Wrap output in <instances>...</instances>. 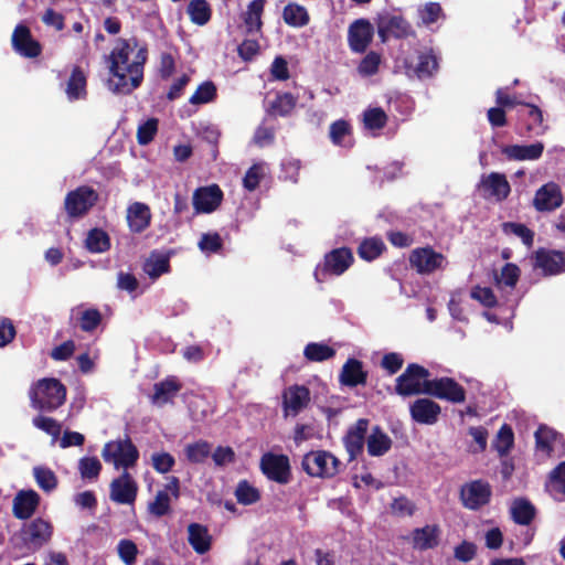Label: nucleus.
<instances>
[{"instance_id": "f257e3e1", "label": "nucleus", "mask_w": 565, "mask_h": 565, "mask_svg": "<svg viewBox=\"0 0 565 565\" xmlns=\"http://www.w3.org/2000/svg\"><path fill=\"white\" fill-rule=\"evenodd\" d=\"M138 45V40L118 38L116 45L107 56L109 73L113 76L109 88L116 94L129 95L138 88L143 81V67L148 60L146 46L139 47L132 61L130 54Z\"/></svg>"}, {"instance_id": "f03ea898", "label": "nucleus", "mask_w": 565, "mask_h": 565, "mask_svg": "<svg viewBox=\"0 0 565 565\" xmlns=\"http://www.w3.org/2000/svg\"><path fill=\"white\" fill-rule=\"evenodd\" d=\"M29 397L34 409L50 413L65 403L66 387L57 379L44 377L31 386Z\"/></svg>"}, {"instance_id": "7ed1b4c3", "label": "nucleus", "mask_w": 565, "mask_h": 565, "mask_svg": "<svg viewBox=\"0 0 565 565\" xmlns=\"http://www.w3.org/2000/svg\"><path fill=\"white\" fill-rule=\"evenodd\" d=\"M428 369L417 363H409L404 372L395 380V393L399 396L427 395V384L430 383Z\"/></svg>"}, {"instance_id": "20e7f679", "label": "nucleus", "mask_w": 565, "mask_h": 565, "mask_svg": "<svg viewBox=\"0 0 565 565\" xmlns=\"http://www.w3.org/2000/svg\"><path fill=\"white\" fill-rule=\"evenodd\" d=\"M99 194L90 185H79L66 193L63 207L70 220L85 217L98 203Z\"/></svg>"}, {"instance_id": "39448f33", "label": "nucleus", "mask_w": 565, "mask_h": 565, "mask_svg": "<svg viewBox=\"0 0 565 565\" xmlns=\"http://www.w3.org/2000/svg\"><path fill=\"white\" fill-rule=\"evenodd\" d=\"M354 257L349 247H339L330 250L323 257V263L318 264L313 276L318 282H323L329 276H341L353 264Z\"/></svg>"}, {"instance_id": "423d86ee", "label": "nucleus", "mask_w": 565, "mask_h": 565, "mask_svg": "<svg viewBox=\"0 0 565 565\" xmlns=\"http://www.w3.org/2000/svg\"><path fill=\"white\" fill-rule=\"evenodd\" d=\"M102 457L106 462L114 463L115 468L127 470L136 466L139 459V451L131 439L127 436L124 440L108 441L102 450Z\"/></svg>"}, {"instance_id": "0eeeda50", "label": "nucleus", "mask_w": 565, "mask_h": 565, "mask_svg": "<svg viewBox=\"0 0 565 565\" xmlns=\"http://www.w3.org/2000/svg\"><path fill=\"white\" fill-rule=\"evenodd\" d=\"M301 466L311 477L332 478L339 472L340 461L329 451L317 450L306 454Z\"/></svg>"}, {"instance_id": "6e6552de", "label": "nucleus", "mask_w": 565, "mask_h": 565, "mask_svg": "<svg viewBox=\"0 0 565 565\" xmlns=\"http://www.w3.org/2000/svg\"><path fill=\"white\" fill-rule=\"evenodd\" d=\"M409 265L419 275H429L443 269L447 264L444 254L436 252L431 246L417 247L408 257Z\"/></svg>"}, {"instance_id": "1a4fd4ad", "label": "nucleus", "mask_w": 565, "mask_h": 565, "mask_svg": "<svg viewBox=\"0 0 565 565\" xmlns=\"http://www.w3.org/2000/svg\"><path fill=\"white\" fill-rule=\"evenodd\" d=\"M459 497L466 509L477 511L490 502L492 488L486 480H472L461 486Z\"/></svg>"}, {"instance_id": "9d476101", "label": "nucleus", "mask_w": 565, "mask_h": 565, "mask_svg": "<svg viewBox=\"0 0 565 565\" xmlns=\"http://www.w3.org/2000/svg\"><path fill=\"white\" fill-rule=\"evenodd\" d=\"M427 395L452 404L466 401V390L455 379L443 376L430 380L427 384Z\"/></svg>"}, {"instance_id": "9b49d317", "label": "nucleus", "mask_w": 565, "mask_h": 565, "mask_svg": "<svg viewBox=\"0 0 565 565\" xmlns=\"http://www.w3.org/2000/svg\"><path fill=\"white\" fill-rule=\"evenodd\" d=\"M260 470L267 479L279 484H287L291 479L289 458L282 454H264L260 458Z\"/></svg>"}, {"instance_id": "f8f14e48", "label": "nucleus", "mask_w": 565, "mask_h": 565, "mask_svg": "<svg viewBox=\"0 0 565 565\" xmlns=\"http://www.w3.org/2000/svg\"><path fill=\"white\" fill-rule=\"evenodd\" d=\"M52 533V524L38 518L22 527L20 536L24 547L29 551H38L51 540Z\"/></svg>"}, {"instance_id": "ddd939ff", "label": "nucleus", "mask_w": 565, "mask_h": 565, "mask_svg": "<svg viewBox=\"0 0 565 565\" xmlns=\"http://www.w3.org/2000/svg\"><path fill=\"white\" fill-rule=\"evenodd\" d=\"M534 268L544 276H557L565 273V250L540 247L533 255Z\"/></svg>"}, {"instance_id": "4468645a", "label": "nucleus", "mask_w": 565, "mask_h": 565, "mask_svg": "<svg viewBox=\"0 0 565 565\" xmlns=\"http://www.w3.org/2000/svg\"><path fill=\"white\" fill-rule=\"evenodd\" d=\"M138 494V484L132 476L124 470L122 473L113 479L109 486V498L118 504L135 503Z\"/></svg>"}, {"instance_id": "2eb2a0df", "label": "nucleus", "mask_w": 565, "mask_h": 565, "mask_svg": "<svg viewBox=\"0 0 565 565\" xmlns=\"http://www.w3.org/2000/svg\"><path fill=\"white\" fill-rule=\"evenodd\" d=\"M13 50L23 57L35 58L42 53L41 43L32 36L28 25L19 23L11 36Z\"/></svg>"}, {"instance_id": "dca6fc26", "label": "nucleus", "mask_w": 565, "mask_h": 565, "mask_svg": "<svg viewBox=\"0 0 565 565\" xmlns=\"http://www.w3.org/2000/svg\"><path fill=\"white\" fill-rule=\"evenodd\" d=\"M405 74L408 77H416L418 79H426L433 77L438 68L439 63L437 56L431 50L419 52L417 54V61L413 62L405 60L404 62Z\"/></svg>"}, {"instance_id": "f3484780", "label": "nucleus", "mask_w": 565, "mask_h": 565, "mask_svg": "<svg viewBox=\"0 0 565 565\" xmlns=\"http://www.w3.org/2000/svg\"><path fill=\"white\" fill-rule=\"evenodd\" d=\"M223 196V191L217 184L200 186L193 193V207L196 213H212L221 205Z\"/></svg>"}, {"instance_id": "a211bd4d", "label": "nucleus", "mask_w": 565, "mask_h": 565, "mask_svg": "<svg viewBox=\"0 0 565 565\" xmlns=\"http://www.w3.org/2000/svg\"><path fill=\"white\" fill-rule=\"evenodd\" d=\"M374 29L365 19L355 20L348 30V42L352 52L364 53L373 40Z\"/></svg>"}, {"instance_id": "6ab92c4d", "label": "nucleus", "mask_w": 565, "mask_h": 565, "mask_svg": "<svg viewBox=\"0 0 565 565\" xmlns=\"http://www.w3.org/2000/svg\"><path fill=\"white\" fill-rule=\"evenodd\" d=\"M170 494L174 499L180 497V480L178 477H170L163 490H159L154 500L149 503L148 510L156 518H161L170 513Z\"/></svg>"}, {"instance_id": "aec40b11", "label": "nucleus", "mask_w": 565, "mask_h": 565, "mask_svg": "<svg viewBox=\"0 0 565 565\" xmlns=\"http://www.w3.org/2000/svg\"><path fill=\"white\" fill-rule=\"evenodd\" d=\"M310 391L305 385H291L282 394V408L285 417L297 416L310 403Z\"/></svg>"}, {"instance_id": "412c9836", "label": "nucleus", "mask_w": 565, "mask_h": 565, "mask_svg": "<svg viewBox=\"0 0 565 565\" xmlns=\"http://www.w3.org/2000/svg\"><path fill=\"white\" fill-rule=\"evenodd\" d=\"M377 32L382 42H385L388 36L405 39L413 33V30L403 17L384 14L377 20Z\"/></svg>"}, {"instance_id": "4be33fe9", "label": "nucleus", "mask_w": 565, "mask_h": 565, "mask_svg": "<svg viewBox=\"0 0 565 565\" xmlns=\"http://www.w3.org/2000/svg\"><path fill=\"white\" fill-rule=\"evenodd\" d=\"M479 190L482 192L483 198H493L498 202H501L509 196L511 186L505 174L491 172L481 178Z\"/></svg>"}, {"instance_id": "5701e85b", "label": "nucleus", "mask_w": 565, "mask_h": 565, "mask_svg": "<svg viewBox=\"0 0 565 565\" xmlns=\"http://www.w3.org/2000/svg\"><path fill=\"white\" fill-rule=\"evenodd\" d=\"M563 203L561 188L555 182H547L536 190L533 206L539 212H552Z\"/></svg>"}, {"instance_id": "b1692460", "label": "nucleus", "mask_w": 565, "mask_h": 565, "mask_svg": "<svg viewBox=\"0 0 565 565\" xmlns=\"http://www.w3.org/2000/svg\"><path fill=\"white\" fill-rule=\"evenodd\" d=\"M409 414L415 423L422 425H434L438 422L441 407L433 399L417 398L409 405Z\"/></svg>"}, {"instance_id": "393cba45", "label": "nucleus", "mask_w": 565, "mask_h": 565, "mask_svg": "<svg viewBox=\"0 0 565 565\" xmlns=\"http://www.w3.org/2000/svg\"><path fill=\"white\" fill-rule=\"evenodd\" d=\"M369 424L370 422L366 418L358 419L343 437V443L349 454V460H354L362 454Z\"/></svg>"}, {"instance_id": "a878e982", "label": "nucleus", "mask_w": 565, "mask_h": 565, "mask_svg": "<svg viewBox=\"0 0 565 565\" xmlns=\"http://www.w3.org/2000/svg\"><path fill=\"white\" fill-rule=\"evenodd\" d=\"M126 220L132 234H141L150 226L152 213L146 203L134 202L127 207Z\"/></svg>"}, {"instance_id": "bb28decb", "label": "nucleus", "mask_w": 565, "mask_h": 565, "mask_svg": "<svg viewBox=\"0 0 565 565\" xmlns=\"http://www.w3.org/2000/svg\"><path fill=\"white\" fill-rule=\"evenodd\" d=\"M182 390V383L174 375H169L164 380L154 383L151 403L158 406L172 403L173 398Z\"/></svg>"}, {"instance_id": "cd10ccee", "label": "nucleus", "mask_w": 565, "mask_h": 565, "mask_svg": "<svg viewBox=\"0 0 565 565\" xmlns=\"http://www.w3.org/2000/svg\"><path fill=\"white\" fill-rule=\"evenodd\" d=\"M39 504L40 495L36 491L21 490L13 499V515L19 520H26L33 515Z\"/></svg>"}, {"instance_id": "c85d7f7f", "label": "nucleus", "mask_w": 565, "mask_h": 565, "mask_svg": "<svg viewBox=\"0 0 565 565\" xmlns=\"http://www.w3.org/2000/svg\"><path fill=\"white\" fill-rule=\"evenodd\" d=\"M366 381L367 372L363 369V362L355 358H349L341 369L339 382L344 386L355 387L365 385Z\"/></svg>"}, {"instance_id": "c756f323", "label": "nucleus", "mask_w": 565, "mask_h": 565, "mask_svg": "<svg viewBox=\"0 0 565 565\" xmlns=\"http://www.w3.org/2000/svg\"><path fill=\"white\" fill-rule=\"evenodd\" d=\"M544 143L536 141L531 145H509L504 146L501 152L509 159L515 161H533L542 157Z\"/></svg>"}, {"instance_id": "7c9ffc66", "label": "nucleus", "mask_w": 565, "mask_h": 565, "mask_svg": "<svg viewBox=\"0 0 565 565\" xmlns=\"http://www.w3.org/2000/svg\"><path fill=\"white\" fill-rule=\"evenodd\" d=\"M212 535L209 529L200 523H190L188 525V542L195 553L203 555L212 547Z\"/></svg>"}, {"instance_id": "2f4dec72", "label": "nucleus", "mask_w": 565, "mask_h": 565, "mask_svg": "<svg viewBox=\"0 0 565 565\" xmlns=\"http://www.w3.org/2000/svg\"><path fill=\"white\" fill-rule=\"evenodd\" d=\"M440 529L437 524L417 527L412 532L413 546L419 551L436 547L439 544Z\"/></svg>"}, {"instance_id": "473e14b6", "label": "nucleus", "mask_w": 565, "mask_h": 565, "mask_svg": "<svg viewBox=\"0 0 565 565\" xmlns=\"http://www.w3.org/2000/svg\"><path fill=\"white\" fill-rule=\"evenodd\" d=\"M545 489L556 501H565V461L559 462L547 476Z\"/></svg>"}, {"instance_id": "72a5a7b5", "label": "nucleus", "mask_w": 565, "mask_h": 565, "mask_svg": "<svg viewBox=\"0 0 565 565\" xmlns=\"http://www.w3.org/2000/svg\"><path fill=\"white\" fill-rule=\"evenodd\" d=\"M367 452L372 457L385 455L392 447V439L380 426H375L366 439Z\"/></svg>"}, {"instance_id": "f704fd0d", "label": "nucleus", "mask_w": 565, "mask_h": 565, "mask_svg": "<svg viewBox=\"0 0 565 565\" xmlns=\"http://www.w3.org/2000/svg\"><path fill=\"white\" fill-rule=\"evenodd\" d=\"M170 268V255L157 250L151 252L143 264V270L151 279H157L169 273Z\"/></svg>"}, {"instance_id": "c9c22d12", "label": "nucleus", "mask_w": 565, "mask_h": 565, "mask_svg": "<svg viewBox=\"0 0 565 565\" xmlns=\"http://www.w3.org/2000/svg\"><path fill=\"white\" fill-rule=\"evenodd\" d=\"M329 136L333 145L351 148L353 146L352 126L344 119H339L330 125Z\"/></svg>"}, {"instance_id": "e433bc0d", "label": "nucleus", "mask_w": 565, "mask_h": 565, "mask_svg": "<svg viewBox=\"0 0 565 565\" xmlns=\"http://www.w3.org/2000/svg\"><path fill=\"white\" fill-rule=\"evenodd\" d=\"M86 94V76L79 66H75L67 81L66 95L70 100H77L85 98Z\"/></svg>"}, {"instance_id": "4c0bfd02", "label": "nucleus", "mask_w": 565, "mask_h": 565, "mask_svg": "<svg viewBox=\"0 0 565 565\" xmlns=\"http://www.w3.org/2000/svg\"><path fill=\"white\" fill-rule=\"evenodd\" d=\"M110 237L106 231L99 227H94L88 231L85 247L88 252L98 254L105 253L110 249Z\"/></svg>"}, {"instance_id": "58836bf2", "label": "nucleus", "mask_w": 565, "mask_h": 565, "mask_svg": "<svg viewBox=\"0 0 565 565\" xmlns=\"http://www.w3.org/2000/svg\"><path fill=\"white\" fill-rule=\"evenodd\" d=\"M266 0H253L248 7L247 11L243 15L244 24L248 33L259 32L263 22L262 14L264 12Z\"/></svg>"}, {"instance_id": "ea45409f", "label": "nucleus", "mask_w": 565, "mask_h": 565, "mask_svg": "<svg viewBox=\"0 0 565 565\" xmlns=\"http://www.w3.org/2000/svg\"><path fill=\"white\" fill-rule=\"evenodd\" d=\"M297 105V97L291 93H278L274 100L270 102L268 111L270 115L287 117Z\"/></svg>"}, {"instance_id": "a19ab883", "label": "nucleus", "mask_w": 565, "mask_h": 565, "mask_svg": "<svg viewBox=\"0 0 565 565\" xmlns=\"http://www.w3.org/2000/svg\"><path fill=\"white\" fill-rule=\"evenodd\" d=\"M284 22L294 28H302L309 23L307 9L298 3H288L282 11Z\"/></svg>"}, {"instance_id": "79ce46f5", "label": "nucleus", "mask_w": 565, "mask_h": 565, "mask_svg": "<svg viewBox=\"0 0 565 565\" xmlns=\"http://www.w3.org/2000/svg\"><path fill=\"white\" fill-rule=\"evenodd\" d=\"M511 514L516 524L529 525L535 516V508L526 499H516L512 504Z\"/></svg>"}, {"instance_id": "37998d69", "label": "nucleus", "mask_w": 565, "mask_h": 565, "mask_svg": "<svg viewBox=\"0 0 565 565\" xmlns=\"http://www.w3.org/2000/svg\"><path fill=\"white\" fill-rule=\"evenodd\" d=\"M386 249V246L382 238L380 237H370L363 239L358 247V255L360 258L372 262L379 258L383 252Z\"/></svg>"}, {"instance_id": "c03bdc74", "label": "nucleus", "mask_w": 565, "mask_h": 565, "mask_svg": "<svg viewBox=\"0 0 565 565\" xmlns=\"http://www.w3.org/2000/svg\"><path fill=\"white\" fill-rule=\"evenodd\" d=\"M527 108L525 114L520 113V116L526 118L525 131L527 134L540 135L544 131L543 128V111L536 105L525 103L522 105Z\"/></svg>"}, {"instance_id": "a18cd8bd", "label": "nucleus", "mask_w": 565, "mask_h": 565, "mask_svg": "<svg viewBox=\"0 0 565 565\" xmlns=\"http://www.w3.org/2000/svg\"><path fill=\"white\" fill-rule=\"evenodd\" d=\"M190 20L198 25H204L211 20L212 10L206 0H191L186 9Z\"/></svg>"}, {"instance_id": "49530a36", "label": "nucleus", "mask_w": 565, "mask_h": 565, "mask_svg": "<svg viewBox=\"0 0 565 565\" xmlns=\"http://www.w3.org/2000/svg\"><path fill=\"white\" fill-rule=\"evenodd\" d=\"M335 350L321 342H310L305 347L303 355L310 362H323L335 355Z\"/></svg>"}, {"instance_id": "de8ad7c7", "label": "nucleus", "mask_w": 565, "mask_h": 565, "mask_svg": "<svg viewBox=\"0 0 565 565\" xmlns=\"http://www.w3.org/2000/svg\"><path fill=\"white\" fill-rule=\"evenodd\" d=\"M514 445V434L510 425L503 424L493 441V448L501 457L507 456Z\"/></svg>"}, {"instance_id": "09e8293b", "label": "nucleus", "mask_w": 565, "mask_h": 565, "mask_svg": "<svg viewBox=\"0 0 565 565\" xmlns=\"http://www.w3.org/2000/svg\"><path fill=\"white\" fill-rule=\"evenodd\" d=\"M33 477L39 488L45 492L55 490L58 484L57 477L54 471L44 466L34 467Z\"/></svg>"}, {"instance_id": "8fccbe9b", "label": "nucleus", "mask_w": 565, "mask_h": 565, "mask_svg": "<svg viewBox=\"0 0 565 565\" xmlns=\"http://www.w3.org/2000/svg\"><path fill=\"white\" fill-rule=\"evenodd\" d=\"M235 497L238 503L250 505L260 500V492L257 488L249 484L247 480H242L236 487Z\"/></svg>"}, {"instance_id": "3c124183", "label": "nucleus", "mask_w": 565, "mask_h": 565, "mask_svg": "<svg viewBox=\"0 0 565 565\" xmlns=\"http://www.w3.org/2000/svg\"><path fill=\"white\" fill-rule=\"evenodd\" d=\"M217 96V89L212 81H205L199 85L189 102L192 105H202L213 102Z\"/></svg>"}, {"instance_id": "603ef678", "label": "nucleus", "mask_w": 565, "mask_h": 565, "mask_svg": "<svg viewBox=\"0 0 565 565\" xmlns=\"http://www.w3.org/2000/svg\"><path fill=\"white\" fill-rule=\"evenodd\" d=\"M186 459L192 463H201L211 455V445L206 440L189 444L184 449Z\"/></svg>"}, {"instance_id": "864d4df0", "label": "nucleus", "mask_w": 565, "mask_h": 565, "mask_svg": "<svg viewBox=\"0 0 565 565\" xmlns=\"http://www.w3.org/2000/svg\"><path fill=\"white\" fill-rule=\"evenodd\" d=\"M502 231L505 234H513L521 238L522 243L531 247L534 243V232L522 223L504 222Z\"/></svg>"}, {"instance_id": "5fc2aeb1", "label": "nucleus", "mask_w": 565, "mask_h": 565, "mask_svg": "<svg viewBox=\"0 0 565 565\" xmlns=\"http://www.w3.org/2000/svg\"><path fill=\"white\" fill-rule=\"evenodd\" d=\"M388 117L381 107L369 108L364 111L363 122L370 130L383 129L387 124Z\"/></svg>"}, {"instance_id": "6e6d98bb", "label": "nucleus", "mask_w": 565, "mask_h": 565, "mask_svg": "<svg viewBox=\"0 0 565 565\" xmlns=\"http://www.w3.org/2000/svg\"><path fill=\"white\" fill-rule=\"evenodd\" d=\"M223 246V239L217 232L203 233L198 243L199 249L207 255L220 253Z\"/></svg>"}, {"instance_id": "4d7b16f0", "label": "nucleus", "mask_w": 565, "mask_h": 565, "mask_svg": "<svg viewBox=\"0 0 565 565\" xmlns=\"http://www.w3.org/2000/svg\"><path fill=\"white\" fill-rule=\"evenodd\" d=\"M557 436L558 434L555 430L550 429L546 426H540L535 433L536 448L545 451L547 455H551Z\"/></svg>"}, {"instance_id": "13d9d810", "label": "nucleus", "mask_w": 565, "mask_h": 565, "mask_svg": "<svg viewBox=\"0 0 565 565\" xmlns=\"http://www.w3.org/2000/svg\"><path fill=\"white\" fill-rule=\"evenodd\" d=\"M521 270L518 265L513 263H507L500 271L499 276H495L497 286L504 285L509 288H514L520 279Z\"/></svg>"}, {"instance_id": "bf43d9fd", "label": "nucleus", "mask_w": 565, "mask_h": 565, "mask_svg": "<svg viewBox=\"0 0 565 565\" xmlns=\"http://www.w3.org/2000/svg\"><path fill=\"white\" fill-rule=\"evenodd\" d=\"M117 553L125 565H135L139 551L137 544L134 541L129 539H122L118 542Z\"/></svg>"}, {"instance_id": "052dcab7", "label": "nucleus", "mask_w": 565, "mask_h": 565, "mask_svg": "<svg viewBox=\"0 0 565 565\" xmlns=\"http://www.w3.org/2000/svg\"><path fill=\"white\" fill-rule=\"evenodd\" d=\"M159 120L154 117L147 119L137 129V141L141 146L150 143L158 132Z\"/></svg>"}, {"instance_id": "680f3d73", "label": "nucleus", "mask_w": 565, "mask_h": 565, "mask_svg": "<svg viewBox=\"0 0 565 565\" xmlns=\"http://www.w3.org/2000/svg\"><path fill=\"white\" fill-rule=\"evenodd\" d=\"M202 140L210 145L211 160L215 161L218 157V141L221 138V131L217 127L209 125L202 128L200 134Z\"/></svg>"}, {"instance_id": "e2e57ef3", "label": "nucleus", "mask_w": 565, "mask_h": 565, "mask_svg": "<svg viewBox=\"0 0 565 565\" xmlns=\"http://www.w3.org/2000/svg\"><path fill=\"white\" fill-rule=\"evenodd\" d=\"M78 321L83 331L93 332L102 322V313L95 308L86 309L81 313Z\"/></svg>"}, {"instance_id": "0e129e2a", "label": "nucleus", "mask_w": 565, "mask_h": 565, "mask_svg": "<svg viewBox=\"0 0 565 565\" xmlns=\"http://www.w3.org/2000/svg\"><path fill=\"white\" fill-rule=\"evenodd\" d=\"M78 469L82 478L96 479L102 471V463L97 457H84L79 460Z\"/></svg>"}, {"instance_id": "69168bd1", "label": "nucleus", "mask_w": 565, "mask_h": 565, "mask_svg": "<svg viewBox=\"0 0 565 565\" xmlns=\"http://www.w3.org/2000/svg\"><path fill=\"white\" fill-rule=\"evenodd\" d=\"M381 55L374 51L369 52L360 62L358 71L362 76H372L377 73Z\"/></svg>"}, {"instance_id": "338daca9", "label": "nucleus", "mask_w": 565, "mask_h": 565, "mask_svg": "<svg viewBox=\"0 0 565 565\" xmlns=\"http://www.w3.org/2000/svg\"><path fill=\"white\" fill-rule=\"evenodd\" d=\"M470 297L487 308H494L498 303L497 297L490 287L475 286Z\"/></svg>"}, {"instance_id": "774afa93", "label": "nucleus", "mask_w": 565, "mask_h": 565, "mask_svg": "<svg viewBox=\"0 0 565 565\" xmlns=\"http://www.w3.org/2000/svg\"><path fill=\"white\" fill-rule=\"evenodd\" d=\"M263 166L260 163H254L245 173L243 178V186L248 191H254L258 188L263 177Z\"/></svg>"}]
</instances>
